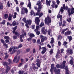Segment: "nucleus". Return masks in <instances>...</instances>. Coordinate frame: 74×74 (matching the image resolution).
Here are the masks:
<instances>
[{"mask_svg":"<svg viewBox=\"0 0 74 74\" xmlns=\"http://www.w3.org/2000/svg\"><path fill=\"white\" fill-rule=\"evenodd\" d=\"M32 52L33 53H36V49L35 48H34L33 49Z\"/></svg>","mask_w":74,"mask_h":74,"instance_id":"obj_54","label":"nucleus"},{"mask_svg":"<svg viewBox=\"0 0 74 74\" xmlns=\"http://www.w3.org/2000/svg\"><path fill=\"white\" fill-rule=\"evenodd\" d=\"M30 51V48L27 49H26V52H27V53L29 52V51Z\"/></svg>","mask_w":74,"mask_h":74,"instance_id":"obj_52","label":"nucleus"},{"mask_svg":"<svg viewBox=\"0 0 74 74\" xmlns=\"http://www.w3.org/2000/svg\"><path fill=\"white\" fill-rule=\"evenodd\" d=\"M27 67H28L27 65L26 64L25 65L24 68L26 69H27Z\"/></svg>","mask_w":74,"mask_h":74,"instance_id":"obj_64","label":"nucleus"},{"mask_svg":"<svg viewBox=\"0 0 74 74\" xmlns=\"http://www.w3.org/2000/svg\"><path fill=\"white\" fill-rule=\"evenodd\" d=\"M57 4L59 5L60 3V1L59 0H57L56 1Z\"/></svg>","mask_w":74,"mask_h":74,"instance_id":"obj_61","label":"nucleus"},{"mask_svg":"<svg viewBox=\"0 0 74 74\" xmlns=\"http://www.w3.org/2000/svg\"><path fill=\"white\" fill-rule=\"evenodd\" d=\"M29 37L32 39L33 38V37H35V35H34V34L30 33H29Z\"/></svg>","mask_w":74,"mask_h":74,"instance_id":"obj_19","label":"nucleus"},{"mask_svg":"<svg viewBox=\"0 0 74 74\" xmlns=\"http://www.w3.org/2000/svg\"><path fill=\"white\" fill-rule=\"evenodd\" d=\"M40 42H40V39H38L37 41V44H40Z\"/></svg>","mask_w":74,"mask_h":74,"instance_id":"obj_60","label":"nucleus"},{"mask_svg":"<svg viewBox=\"0 0 74 74\" xmlns=\"http://www.w3.org/2000/svg\"><path fill=\"white\" fill-rule=\"evenodd\" d=\"M16 35V36L14 35L13 36V39H16L17 38V37H18L20 35V34H19V33H18V34H17V35Z\"/></svg>","mask_w":74,"mask_h":74,"instance_id":"obj_20","label":"nucleus"},{"mask_svg":"<svg viewBox=\"0 0 74 74\" xmlns=\"http://www.w3.org/2000/svg\"><path fill=\"white\" fill-rule=\"evenodd\" d=\"M61 12V14H63V12H64V8H63V7H62L60 8V10L59 11V13H60V12Z\"/></svg>","mask_w":74,"mask_h":74,"instance_id":"obj_26","label":"nucleus"},{"mask_svg":"<svg viewBox=\"0 0 74 74\" xmlns=\"http://www.w3.org/2000/svg\"><path fill=\"white\" fill-rule=\"evenodd\" d=\"M25 14H27V12H28V10H27V8L23 7L21 9V14L22 15H23L24 14H25Z\"/></svg>","mask_w":74,"mask_h":74,"instance_id":"obj_5","label":"nucleus"},{"mask_svg":"<svg viewBox=\"0 0 74 74\" xmlns=\"http://www.w3.org/2000/svg\"><path fill=\"white\" fill-rule=\"evenodd\" d=\"M69 62L70 64L73 65V63H74V61L73 60L71 59L70 60Z\"/></svg>","mask_w":74,"mask_h":74,"instance_id":"obj_34","label":"nucleus"},{"mask_svg":"<svg viewBox=\"0 0 74 74\" xmlns=\"http://www.w3.org/2000/svg\"><path fill=\"white\" fill-rule=\"evenodd\" d=\"M66 10V11H68V13H69V16H70L71 15V12H70V11H71V8H68H68H67V9H65Z\"/></svg>","mask_w":74,"mask_h":74,"instance_id":"obj_17","label":"nucleus"},{"mask_svg":"<svg viewBox=\"0 0 74 74\" xmlns=\"http://www.w3.org/2000/svg\"><path fill=\"white\" fill-rule=\"evenodd\" d=\"M26 23L29 24L30 25L32 24V21L31 20H27Z\"/></svg>","mask_w":74,"mask_h":74,"instance_id":"obj_25","label":"nucleus"},{"mask_svg":"<svg viewBox=\"0 0 74 74\" xmlns=\"http://www.w3.org/2000/svg\"><path fill=\"white\" fill-rule=\"evenodd\" d=\"M58 19L60 18V21H61L59 23V26H61L62 24V15L59 14L57 16Z\"/></svg>","mask_w":74,"mask_h":74,"instance_id":"obj_4","label":"nucleus"},{"mask_svg":"<svg viewBox=\"0 0 74 74\" xmlns=\"http://www.w3.org/2000/svg\"><path fill=\"white\" fill-rule=\"evenodd\" d=\"M6 70H8L9 71V70H10V67H9L8 66H7V67H6Z\"/></svg>","mask_w":74,"mask_h":74,"instance_id":"obj_62","label":"nucleus"},{"mask_svg":"<svg viewBox=\"0 0 74 74\" xmlns=\"http://www.w3.org/2000/svg\"><path fill=\"white\" fill-rule=\"evenodd\" d=\"M3 66H7V64H8V63L6 62H4L3 63Z\"/></svg>","mask_w":74,"mask_h":74,"instance_id":"obj_40","label":"nucleus"},{"mask_svg":"<svg viewBox=\"0 0 74 74\" xmlns=\"http://www.w3.org/2000/svg\"><path fill=\"white\" fill-rule=\"evenodd\" d=\"M8 17V15L7 14H5L3 16V18L5 19H7Z\"/></svg>","mask_w":74,"mask_h":74,"instance_id":"obj_28","label":"nucleus"},{"mask_svg":"<svg viewBox=\"0 0 74 74\" xmlns=\"http://www.w3.org/2000/svg\"><path fill=\"white\" fill-rule=\"evenodd\" d=\"M40 38H41V41L42 42H44L45 40H47V37H44L42 35H40Z\"/></svg>","mask_w":74,"mask_h":74,"instance_id":"obj_9","label":"nucleus"},{"mask_svg":"<svg viewBox=\"0 0 74 74\" xmlns=\"http://www.w3.org/2000/svg\"><path fill=\"white\" fill-rule=\"evenodd\" d=\"M7 5L8 7H10V3H9V1H8L7 3Z\"/></svg>","mask_w":74,"mask_h":74,"instance_id":"obj_56","label":"nucleus"},{"mask_svg":"<svg viewBox=\"0 0 74 74\" xmlns=\"http://www.w3.org/2000/svg\"><path fill=\"white\" fill-rule=\"evenodd\" d=\"M66 21L68 22H71V18H69V19H66Z\"/></svg>","mask_w":74,"mask_h":74,"instance_id":"obj_46","label":"nucleus"},{"mask_svg":"<svg viewBox=\"0 0 74 74\" xmlns=\"http://www.w3.org/2000/svg\"><path fill=\"white\" fill-rule=\"evenodd\" d=\"M36 34L37 35H38V36L40 34V31H38L36 32Z\"/></svg>","mask_w":74,"mask_h":74,"instance_id":"obj_63","label":"nucleus"},{"mask_svg":"<svg viewBox=\"0 0 74 74\" xmlns=\"http://www.w3.org/2000/svg\"><path fill=\"white\" fill-rule=\"evenodd\" d=\"M16 10L17 12H19V7H18V6H17L16 8Z\"/></svg>","mask_w":74,"mask_h":74,"instance_id":"obj_42","label":"nucleus"},{"mask_svg":"<svg viewBox=\"0 0 74 74\" xmlns=\"http://www.w3.org/2000/svg\"><path fill=\"white\" fill-rule=\"evenodd\" d=\"M63 8H64V10H66V9H67L68 8V6H66L65 5V4H64L63 5V7H62Z\"/></svg>","mask_w":74,"mask_h":74,"instance_id":"obj_33","label":"nucleus"},{"mask_svg":"<svg viewBox=\"0 0 74 74\" xmlns=\"http://www.w3.org/2000/svg\"><path fill=\"white\" fill-rule=\"evenodd\" d=\"M67 37H68V38H69V41H71V40H73V38H72V36H69H69H68Z\"/></svg>","mask_w":74,"mask_h":74,"instance_id":"obj_37","label":"nucleus"},{"mask_svg":"<svg viewBox=\"0 0 74 74\" xmlns=\"http://www.w3.org/2000/svg\"><path fill=\"white\" fill-rule=\"evenodd\" d=\"M5 24V20H3L2 23H1V24H2L3 25H4Z\"/></svg>","mask_w":74,"mask_h":74,"instance_id":"obj_55","label":"nucleus"},{"mask_svg":"<svg viewBox=\"0 0 74 74\" xmlns=\"http://www.w3.org/2000/svg\"><path fill=\"white\" fill-rule=\"evenodd\" d=\"M40 20L39 19V18L36 17V18L35 19V22L36 23L37 25H39V23H40Z\"/></svg>","mask_w":74,"mask_h":74,"instance_id":"obj_10","label":"nucleus"},{"mask_svg":"<svg viewBox=\"0 0 74 74\" xmlns=\"http://www.w3.org/2000/svg\"><path fill=\"white\" fill-rule=\"evenodd\" d=\"M71 14H73L74 13V8H72L71 9Z\"/></svg>","mask_w":74,"mask_h":74,"instance_id":"obj_36","label":"nucleus"},{"mask_svg":"<svg viewBox=\"0 0 74 74\" xmlns=\"http://www.w3.org/2000/svg\"><path fill=\"white\" fill-rule=\"evenodd\" d=\"M62 38V36L59 35H58V40H61Z\"/></svg>","mask_w":74,"mask_h":74,"instance_id":"obj_45","label":"nucleus"},{"mask_svg":"<svg viewBox=\"0 0 74 74\" xmlns=\"http://www.w3.org/2000/svg\"><path fill=\"white\" fill-rule=\"evenodd\" d=\"M41 32L44 34H46V33L47 32V29H45V27H42V28Z\"/></svg>","mask_w":74,"mask_h":74,"instance_id":"obj_8","label":"nucleus"},{"mask_svg":"<svg viewBox=\"0 0 74 74\" xmlns=\"http://www.w3.org/2000/svg\"><path fill=\"white\" fill-rule=\"evenodd\" d=\"M64 69H65V71L69 70V69H69V67H68V66H65V68H64Z\"/></svg>","mask_w":74,"mask_h":74,"instance_id":"obj_48","label":"nucleus"},{"mask_svg":"<svg viewBox=\"0 0 74 74\" xmlns=\"http://www.w3.org/2000/svg\"><path fill=\"white\" fill-rule=\"evenodd\" d=\"M40 4H41V1H38L36 4V5H38V8L37 10L38 12L36 14V16L38 15L40 18L43 15V13H40V11H41V8L42 7V5Z\"/></svg>","mask_w":74,"mask_h":74,"instance_id":"obj_1","label":"nucleus"},{"mask_svg":"<svg viewBox=\"0 0 74 74\" xmlns=\"http://www.w3.org/2000/svg\"><path fill=\"white\" fill-rule=\"evenodd\" d=\"M66 65H64V64H61L60 65V68L61 69H64Z\"/></svg>","mask_w":74,"mask_h":74,"instance_id":"obj_35","label":"nucleus"},{"mask_svg":"<svg viewBox=\"0 0 74 74\" xmlns=\"http://www.w3.org/2000/svg\"><path fill=\"white\" fill-rule=\"evenodd\" d=\"M18 46L19 48H22L23 46L22 44H20L19 45H18Z\"/></svg>","mask_w":74,"mask_h":74,"instance_id":"obj_58","label":"nucleus"},{"mask_svg":"<svg viewBox=\"0 0 74 74\" xmlns=\"http://www.w3.org/2000/svg\"><path fill=\"white\" fill-rule=\"evenodd\" d=\"M1 41L2 43L3 44V47H5L6 48H8V45H7L5 43V41L4 40V39H1Z\"/></svg>","mask_w":74,"mask_h":74,"instance_id":"obj_7","label":"nucleus"},{"mask_svg":"<svg viewBox=\"0 0 74 74\" xmlns=\"http://www.w3.org/2000/svg\"><path fill=\"white\" fill-rule=\"evenodd\" d=\"M34 10H32L30 13V14L32 16V15L34 14Z\"/></svg>","mask_w":74,"mask_h":74,"instance_id":"obj_32","label":"nucleus"},{"mask_svg":"<svg viewBox=\"0 0 74 74\" xmlns=\"http://www.w3.org/2000/svg\"><path fill=\"white\" fill-rule=\"evenodd\" d=\"M0 7L1 8L3 9V3L0 2Z\"/></svg>","mask_w":74,"mask_h":74,"instance_id":"obj_41","label":"nucleus"},{"mask_svg":"<svg viewBox=\"0 0 74 74\" xmlns=\"http://www.w3.org/2000/svg\"><path fill=\"white\" fill-rule=\"evenodd\" d=\"M29 3L27 6L28 7H29L30 10H31L32 9V7H31V2H30V0H28Z\"/></svg>","mask_w":74,"mask_h":74,"instance_id":"obj_18","label":"nucleus"},{"mask_svg":"<svg viewBox=\"0 0 74 74\" xmlns=\"http://www.w3.org/2000/svg\"><path fill=\"white\" fill-rule=\"evenodd\" d=\"M54 64H51V69L50 70L51 72V74H53V71L56 74H59L60 72V69H56V67H54Z\"/></svg>","mask_w":74,"mask_h":74,"instance_id":"obj_2","label":"nucleus"},{"mask_svg":"<svg viewBox=\"0 0 74 74\" xmlns=\"http://www.w3.org/2000/svg\"><path fill=\"white\" fill-rule=\"evenodd\" d=\"M51 1L49 0L48 1V0H46V5H51Z\"/></svg>","mask_w":74,"mask_h":74,"instance_id":"obj_23","label":"nucleus"},{"mask_svg":"<svg viewBox=\"0 0 74 74\" xmlns=\"http://www.w3.org/2000/svg\"><path fill=\"white\" fill-rule=\"evenodd\" d=\"M9 51L10 52V54L12 55L14 54L15 52H16L17 51L16 50V46L10 47L9 49Z\"/></svg>","mask_w":74,"mask_h":74,"instance_id":"obj_3","label":"nucleus"},{"mask_svg":"<svg viewBox=\"0 0 74 74\" xmlns=\"http://www.w3.org/2000/svg\"><path fill=\"white\" fill-rule=\"evenodd\" d=\"M65 74H71L70 72L69 71V70L66 71Z\"/></svg>","mask_w":74,"mask_h":74,"instance_id":"obj_43","label":"nucleus"},{"mask_svg":"<svg viewBox=\"0 0 74 74\" xmlns=\"http://www.w3.org/2000/svg\"><path fill=\"white\" fill-rule=\"evenodd\" d=\"M56 67L57 68H60V65L59 64H57L56 65Z\"/></svg>","mask_w":74,"mask_h":74,"instance_id":"obj_50","label":"nucleus"},{"mask_svg":"<svg viewBox=\"0 0 74 74\" xmlns=\"http://www.w3.org/2000/svg\"><path fill=\"white\" fill-rule=\"evenodd\" d=\"M16 59H17V56H15L13 60L14 62H16Z\"/></svg>","mask_w":74,"mask_h":74,"instance_id":"obj_39","label":"nucleus"},{"mask_svg":"<svg viewBox=\"0 0 74 74\" xmlns=\"http://www.w3.org/2000/svg\"><path fill=\"white\" fill-rule=\"evenodd\" d=\"M68 30V28H66V29H63L62 31L61 34H64V32L66 31V30Z\"/></svg>","mask_w":74,"mask_h":74,"instance_id":"obj_29","label":"nucleus"},{"mask_svg":"<svg viewBox=\"0 0 74 74\" xmlns=\"http://www.w3.org/2000/svg\"><path fill=\"white\" fill-rule=\"evenodd\" d=\"M68 43L66 41H64V42L63 43V45L64 47H65V48H67V44Z\"/></svg>","mask_w":74,"mask_h":74,"instance_id":"obj_24","label":"nucleus"},{"mask_svg":"<svg viewBox=\"0 0 74 74\" xmlns=\"http://www.w3.org/2000/svg\"><path fill=\"white\" fill-rule=\"evenodd\" d=\"M51 51H49V53L50 55L52 54V53H53V49H51Z\"/></svg>","mask_w":74,"mask_h":74,"instance_id":"obj_51","label":"nucleus"},{"mask_svg":"<svg viewBox=\"0 0 74 74\" xmlns=\"http://www.w3.org/2000/svg\"><path fill=\"white\" fill-rule=\"evenodd\" d=\"M51 6L53 8H57L58 7V5L56 4L55 5H51Z\"/></svg>","mask_w":74,"mask_h":74,"instance_id":"obj_27","label":"nucleus"},{"mask_svg":"<svg viewBox=\"0 0 74 74\" xmlns=\"http://www.w3.org/2000/svg\"><path fill=\"white\" fill-rule=\"evenodd\" d=\"M17 15V13L16 12H15L14 13V15L13 16V18L15 19V18H16V15Z\"/></svg>","mask_w":74,"mask_h":74,"instance_id":"obj_38","label":"nucleus"},{"mask_svg":"<svg viewBox=\"0 0 74 74\" xmlns=\"http://www.w3.org/2000/svg\"><path fill=\"white\" fill-rule=\"evenodd\" d=\"M66 61L64 60V61H63V62H62L63 64H64V65H65V66H66Z\"/></svg>","mask_w":74,"mask_h":74,"instance_id":"obj_57","label":"nucleus"},{"mask_svg":"<svg viewBox=\"0 0 74 74\" xmlns=\"http://www.w3.org/2000/svg\"><path fill=\"white\" fill-rule=\"evenodd\" d=\"M42 48V49L43 50L41 51V53L44 54V53H45L46 52L47 49H46V47H43Z\"/></svg>","mask_w":74,"mask_h":74,"instance_id":"obj_15","label":"nucleus"},{"mask_svg":"<svg viewBox=\"0 0 74 74\" xmlns=\"http://www.w3.org/2000/svg\"><path fill=\"white\" fill-rule=\"evenodd\" d=\"M18 73L19 74H23L24 73V71L20 70L18 72Z\"/></svg>","mask_w":74,"mask_h":74,"instance_id":"obj_31","label":"nucleus"},{"mask_svg":"<svg viewBox=\"0 0 74 74\" xmlns=\"http://www.w3.org/2000/svg\"><path fill=\"white\" fill-rule=\"evenodd\" d=\"M41 64V63H36V65H37L38 67H40V66H41V64Z\"/></svg>","mask_w":74,"mask_h":74,"instance_id":"obj_47","label":"nucleus"},{"mask_svg":"<svg viewBox=\"0 0 74 74\" xmlns=\"http://www.w3.org/2000/svg\"><path fill=\"white\" fill-rule=\"evenodd\" d=\"M70 34H71V31L69 30H68L67 31L65 32V36H66L68 35H70Z\"/></svg>","mask_w":74,"mask_h":74,"instance_id":"obj_16","label":"nucleus"},{"mask_svg":"<svg viewBox=\"0 0 74 74\" xmlns=\"http://www.w3.org/2000/svg\"><path fill=\"white\" fill-rule=\"evenodd\" d=\"M36 62L38 63H41V60L38 59H37L36 60Z\"/></svg>","mask_w":74,"mask_h":74,"instance_id":"obj_44","label":"nucleus"},{"mask_svg":"<svg viewBox=\"0 0 74 74\" xmlns=\"http://www.w3.org/2000/svg\"><path fill=\"white\" fill-rule=\"evenodd\" d=\"M18 28V26H16L15 27L13 28V31L12 33H13V34H14L15 35H17L18 34V32L15 31L16 30V29Z\"/></svg>","mask_w":74,"mask_h":74,"instance_id":"obj_6","label":"nucleus"},{"mask_svg":"<svg viewBox=\"0 0 74 74\" xmlns=\"http://www.w3.org/2000/svg\"><path fill=\"white\" fill-rule=\"evenodd\" d=\"M4 38L5 39H6L5 40V42L6 43L10 42V40H9V39H10V37H9V36H5L4 37Z\"/></svg>","mask_w":74,"mask_h":74,"instance_id":"obj_12","label":"nucleus"},{"mask_svg":"<svg viewBox=\"0 0 74 74\" xmlns=\"http://www.w3.org/2000/svg\"><path fill=\"white\" fill-rule=\"evenodd\" d=\"M44 22H42L39 25V26L40 27H42V26H44Z\"/></svg>","mask_w":74,"mask_h":74,"instance_id":"obj_30","label":"nucleus"},{"mask_svg":"<svg viewBox=\"0 0 74 74\" xmlns=\"http://www.w3.org/2000/svg\"><path fill=\"white\" fill-rule=\"evenodd\" d=\"M47 23H51V19L50 18H49L47 16Z\"/></svg>","mask_w":74,"mask_h":74,"instance_id":"obj_21","label":"nucleus"},{"mask_svg":"<svg viewBox=\"0 0 74 74\" xmlns=\"http://www.w3.org/2000/svg\"><path fill=\"white\" fill-rule=\"evenodd\" d=\"M26 24H25V26L27 28H29V26L28 25H29L28 24H27V23H26Z\"/></svg>","mask_w":74,"mask_h":74,"instance_id":"obj_59","label":"nucleus"},{"mask_svg":"<svg viewBox=\"0 0 74 74\" xmlns=\"http://www.w3.org/2000/svg\"><path fill=\"white\" fill-rule=\"evenodd\" d=\"M54 38H53V37H52L51 38V40L50 42V43L51 45V47L52 48V47H53V46H54V44H53V43L54 42Z\"/></svg>","mask_w":74,"mask_h":74,"instance_id":"obj_14","label":"nucleus"},{"mask_svg":"<svg viewBox=\"0 0 74 74\" xmlns=\"http://www.w3.org/2000/svg\"><path fill=\"white\" fill-rule=\"evenodd\" d=\"M18 25H19V23H16L15 21H14L12 22V23L10 24V26H14Z\"/></svg>","mask_w":74,"mask_h":74,"instance_id":"obj_11","label":"nucleus"},{"mask_svg":"<svg viewBox=\"0 0 74 74\" xmlns=\"http://www.w3.org/2000/svg\"><path fill=\"white\" fill-rule=\"evenodd\" d=\"M17 55L21 54V51L19 50H18L17 52Z\"/></svg>","mask_w":74,"mask_h":74,"instance_id":"obj_53","label":"nucleus"},{"mask_svg":"<svg viewBox=\"0 0 74 74\" xmlns=\"http://www.w3.org/2000/svg\"><path fill=\"white\" fill-rule=\"evenodd\" d=\"M23 22H24L25 23H26V22H27V21L26 20V18H24L23 19Z\"/></svg>","mask_w":74,"mask_h":74,"instance_id":"obj_49","label":"nucleus"},{"mask_svg":"<svg viewBox=\"0 0 74 74\" xmlns=\"http://www.w3.org/2000/svg\"><path fill=\"white\" fill-rule=\"evenodd\" d=\"M12 15L11 14H10L9 15L8 20L9 21H11L12 20Z\"/></svg>","mask_w":74,"mask_h":74,"instance_id":"obj_22","label":"nucleus"},{"mask_svg":"<svg viewBox=\"0 0 74 74\" xmlns=\"http://www.w3.org/2000/svg\"><path fill=\"white\" fill-rule=\"evenodd\" d=\"M67 53H68V55H72L73 53V50L71 49L70 50V49H68L67 50Z\"/></svg>","mask_w":74,"mask_h":74,"instance_id":"obj_13","label":"nucleus"}]
</instances>
